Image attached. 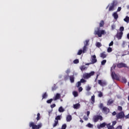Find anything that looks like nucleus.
Wrapping results in <instances>:
<instances>
[{
    "mask_svg": "<svg viewBox=\"0 0 129 129\" xmlns=\"http://www.w3.org/2000/svg\"><path fill=\"white\" fill-rule=\"evenodd\" d=\"M116 66L115 64H113L112 67L111 68V77L112 79H115V80H119V77L117 75L115 74L114 72H112V70L115 69Z\"/></svg>",
    "mask_w": 129,
    "mask_h": 129,
    "instance_id": "obj_1",
    "label": "nucleus"
},
{
    "mask_svg": "<svg viewBox=\"0 0 129 129\" xmlns=\"http://www.w3.org/2000/svg\"><path fill=\"white\" fill-rule=\"evenodd\" d=\"M100 29L99 27H98L97 30H95L94 31V35H97L98 37L99 38L102 37V35H105L106 34V32H105V30H99Z\"/></svg>",
    "mask_w": 129,
    "mask_h": 129,
    "instance_id": "obj_2",
    "label": "nucleus"
},
{
    "mask_svg": "<svg viewBox=\"0 0 129 129\" xmlns=\"http://www.w3.org/2000/svg\"><path fill=\"white\" fill-rule=\"evenodd\" d=\"M95 73L94 71H92L90 73H85L83 75V78H84V79H89L91 76L94 75Z\"/></svg>",
    "mask_w": 129,
    "mask_h": 129,
    "instance_id": "obj_3",
    "label": "nucleus"
},
{
    "mask_svg": "<svg viewBox=\"0 0 129 129\" xmlns=\"http://www.w3.org/2000/svg\"><path fill=\"white\" fill-rule=\"evenodd\" d=\"M29 126L30 127H32V129H39L42 127V124H39L38 125L35 124V123L33 122H31L29 123Z\"/></svg>",
    "mask_w": 129,
    "mask_h": 129,
    "instance_id": "obj_4",
    "label": "nucleus"
},
{
    "mask_svg": "<svg viewBox=\"0 0 129 129\" xmlns=\"http://www.w3.org/2000/svg\"><path fill=\"white\" fill-rule=\"evenodd\" d=\"M99 120H100V121L103 120V117H102V116L99 115L94 116L93 118L94 122H97V121H98Z\"/></svg>",
    "mask_w": 129,
    "mask_h": 129,
    "instance_id": "obj_5",
    "label": "nucleus"
},
{
    "mask_svg": "<svg viewBox=\"0 0 129 129\" xmlns=\"http://www.w3.org/2000/svg\"><path fill=\"white\" fill-rule=\"evenodd\" d=\"M117 119H123L124 118V112L121 111L116 115Z\"/></svg>",
    "mask_w": 129,
    "mask_h": 129,
    "instance_id": "obj_6",
    "label": "nucleus"
},
{
    "mask_svg": "<svg viewBox=\"0 0 129 129\" xmlns=\"http://www.w3.org/2000/svg\"><path fill=\"white\" fill-rule=\"evenodd\" d=\"M117 68H127L126 64L123 62H120L116 64Z\"/></svg>",
    "mask_w": 129,
    "mask_h": 129,
    "instance_id": "obj_7",
    "label": "nucleus"
},
{
    "mask_svg": "<svg viewBox=\"0 0 129 129\" xmlns=\"http://www.w3.org/2000/svg\"><path fill=\"white\" fill-rule=\"evenodd\" d=\"M98 83L100 85V86H106L107 85V83L105 81H101V80H99L98 81Z\"/></svg>",
    "mask_w": 129,
    "mask_h": 129,
    "instance_id": "obj_8",
    "label": "nucleus"
},
{
    "mask_svg": "<svg viewBox=\"0 0 129 129\" xmlns=\"http://www.w3.org/2000/svg\"><path fill=\"white\" fill-rule=\"evenodd\" d=\"M102 111L104 113H105V114H107L108 113H109L110 110L109 108H107V107H103L102 108Z\"/></svg>",
    "mask_w": 129,
    "mask_h": 129,
    "instance_id": "obj_9",
    "label": "nucleus"
},
{
    "mask_svg": "<svg viewBox=\"0 0 129 129\" xmlns=\"http://www.w3.org/2000/svg\"><path fill=\"white\" fill-rule=\"evenodd\" d=\"M91 62L92 64H95L97 62V59H96V55H94L91 56Z\"/></svg>",
    "mask_w": 129,
    "mask_h": 129,
    "instance_id": "obj_10",
    "label": "nucleus"
},
{
    "mask_svg": "<svg viewBox=\"0 0 129 129\" xmlns=\"http://www.w3.org/2000/svg\"><path fill=\"white\" fill-rule=\"evenodd\" d=\"M107 56V54H106V52L105 51H103V52L101 53L100 54V57L101 58H102V59H104L106 58Z\"/></svg>",
    "mask_w": 129,
    "mask_h": 129,
    "instance_id": "obj_11",
    "label": "nucleus"
},
{
    "mask_svg": "<svg viewBox=\"0 0 129 129\" xmlns=\"http://www.w3.org/2000/svg\"><path fill=\"white\" fill-rule=\"evenodd\" d=\"M123 34V33L121 32H120L116 34V37L117 38H118V40H120V39H121Z\"/></svg>",
    "mask_w": 129,
    "mask_h": 129,
    "instance_id": "obj_12",
    "label": "nucleus"
},
{
    "mask_svg": "<svg viewBox=\"0 0 129 129\" xmlns=\"http://www.w3.org/2000/svg\"><path fill=\"white\" fill-rule=\"evenodd\" d=\"M60 98H61V95L59 93H57L55 95V96L53 97V100L55 101L56 100H58V99H60Z\"/></svg>",
    "mask_w": 129,
    "mask_h": 129,
    "instance_id": "obj_13",
    "label": "nucleus"
},
{
    "mask_svg": "<svg viewBox=\"0 0 129 129\" xmlns=\"http://www.w3.org/2000/svg\"><path fill=\"white\" fill-rule=\"evenodd\" d=\"M81 105L79 103L73 105V107L75 109H79L80 108Z\"/></svg>",
    "mask_w": 129,
    "mask_h": 129,
    "instance_id": "obj_14",
    "label": "nucleus"
},
{
    "mask_svg": "<svg viewBox=\"0 0 129 129\" xmlns=\"http://www.w3.org/2000/svg\"><path fill=\"white\" fill-rule=\"evenodd\" d=\"M95 103V95H93V96H92L91 98V104L94 105Z\"/></svg>",
    "mask_w": 129,
    "mask_h": 129,
    "instance_id": "obj_15",
    "label": "nucleus"
},
{
    "mask_svg": "<svg viewBox=\"0 0 129 129\" xmlns=\"http://www.w3.org/2000/svg\"><path fill=\"white\" fill-rule=\"evenodd\" d=\"M105 125H107V124L105 122H103L101 124H100V125H98L97 127L98 128H101V127H104V126H105Z\"/></svg>",
    "mask_w": 129,
    "mask_h": 129,
    "instance_id": "obj_16",
    "label": "nucleus"
},
{
    "mask_svg": "<svg viewBox=\"0 0 129 129\" xmlns=\"http://www.w3.org/2000/svg\"><path fill=\"white\" fill-rule=\"evenodd\" d=\"M114 20H117L118 19V14H117V12H114L112 15Z\"/></svg>",
    "mask_w": 129,
    "mask_h": 129,
    "instance_id": "obj_17",
    "label": "nucleus"
},
{
    "mask_svg": "<svg viewBox=\"0 0 129 129\" xmlns=\"http://www.w3.org/2000/svg\"><path fill=\"white\" fill-rule=\"evenodd\" d=\"M107 128L108 129H115L114 128V126H112V125H111L110 123L107 124Z\"/></svg>",
    "mask_w": 129,
    "mask_h": 129,
    "instance_id": "obj_18",
    "label": "nucleus"
},
{
    "mask_svg": "<svg viewBox=\"0 0 129 129\" xmlns=\"http://www.w3.org/2000/svg\"><path fill=\"white\" fill-rule=\"evenodd\" d=\"M112 103H113V101L112 99H110L107 101V105H111V104H112Z\"/></svg>",
    "mask_w": 129,
    "mask_h": 129,
    "instance_id": "obj_19",
    "label": "nucleus"
},
{
    "mask_svg": "<svg viewBox=\"0 0 129 129\" xmlns=\"http://www.w3.org/2000/svg\"><path fill=\"white\" fill-rule=\"evenodd\" d=\"M70 80L71 83H74V75L70 76Z\"/></svg>",
    "mask_w": 129,
    "mask_h": 129,
    "instance_id": "obj_20",
    "label": "nucleus"
},
{
    "mask_svg": "<svg viewBox=\"0 0 129 129\" xmlns=\"http://www.w3.org/2000/svg\"><path fill=\"white\" fill-rule=\"evenodd\" d=\"M72 120V116L69 115L67 116V121H71Z\"/></svg>",
    "mask_w": 129,
    "mask_h": 129,
    "instance_id": "obj_21",
    "label": "nucleus"
},
{
    "mask_svg": "<svg viewBox=\"0 0 129 129\" xmlns=\"http://www.w3.org/2000/svg\"><path fill=\"white\" fill-rule=\"evenodd\" d=\"M73 95H74V97H77L78 96V92L74 91L73 92Z\"/></svg>",
    "mask_w": 129,
    "mask_h": 129,
    "instance_id": "obj_22",
    "label": "nucleus"
},
{
    "mask_svg": "<svg viewBox=\"0 0 129 129\" xmlns=\"http://www.w3.org/2000/svg\"><path fill=\"white\" fill-rule=\"evenodd\" d=\"M103 26H104V21L101 20L99 23V27L101 28L103 27Z\"/></svg>",
    "mask_w": 129,
    "mask_h": 129,
    "instance_id": "obj_23",
    "label": "nucleus"
},
{
    "mask_svg": "<svg viewBox=\"0 0 129 129\" xmlns=\"http://www.w3.org/2000/svg\"><path fill=\"white\" fill-rule=\"evenodd\" d=\"M58 111L59 112H64V111H65V110L64 109V108H63L62 106H60L58 108Z\"/></svg>",
    "mask_w": 129,
    "mask_h": 129,
    "instance_id": "obj_24",
    "label": "nucleus"
},
{
    "mask_svg": "<svg viewBox=\"0 0 129 129\" xmlns=\"http://www.w3.org/2000/svg\"><path fill=\"white\" fill-rule=\"evenodd\" d=\"M87 51V46L86 45H84L83 48V53H86Z\"/></svg>",
    "mask_w": 129,
    "mask_h": 129,
    "instance_id": "obj_25",
    "label": "nucleus"
},
{
    "mask_svg": "<svg viewBox=\"0 0 129 129\" xmlns=\"http://www.w3.org/2000/svg\"><path fill=\"white\" fill-rule=\"evenodd\" d=\"M47 97H48V95H47V92H45L42 95V99H44L45 98H47Z\"/></svg>",
    "mask_w": 129,
    "mask_h": 129,
    "instance_id": "obj_26",
    "label": "nucleus"
},
{
    "mask_svg": "<svg viewBox=\"0 0 129 129\" xmlns=\"http://www.w3.org/2000/svg\"><path fill=\"white\" fill-rule=\"evenodd\" d=\"M123 20L126 23H129V17H128V16H126Z\"/></svg>",
    "mask_w": 129,
    "mask_h": 129,
    "instance_id": "obj_27",
    "label": "nucleus"
},
{
    "mask_svg": "<svg viewBox=\"0 0 129 129\" xmlns=\"http://www.w3.org/2000/svg\"><path fill=\"white\" fill-rule=\"evenodd\" d=\"M116 5H117V3L115 1H113L111 3V6H113L114 8V7H115V6H116Z\"/></svg>",
    "mask_w": 129,
    "mask_h": 129,
    "instance_id": "obj_28",
    "label": "nucleus"
},
{
    "mask_svg": "<svg viewBox=\"0 0 129 129\" xmlns=\"http://www.w3.org/2000/svg\"><path fill=\"white\" fill-rule=\"evenodd\" d=\"M80 69H81V71H84V70L86 69V67L85 66H82L80 67Z\"/></svg>",
    "mask_w": 129,
    "mask_h": 129,
    "instance_id": "obj_29",
    "label": "nucleus"
},
{
    "mask_svg": "<svg viewBox=\"0 0 129 129\" xmlns=\"http://www.w3.org/2000/svg\"><path fill=\"white\" fill-rule=\"evenodd\" d=\"M86 126H88V127H90V128H92V127H93V124L89 123L86 125Z\"/></svg>",
    "mask_w": 129,
    "mask_h": 129,
    "instance_id": "obj_30",
    "label": "nucleus"
},
{
    "mask_svg": "<svg viewBox=\"0 0 129 129\" xmlns=\"http://www.w3.org/2000/svg\"><path fill=\"white\" fill-rule=\"evenodd\" d=\"M96 47H98V48H100V47H101V46H102L101 45V43L100 42H97L96 43Z\"/></svg>",
    "mask_w": 129,
    "mask_h": 129,
    "instance_id": "obj_31",
    "label": "nucleus"
},
{
    "mask_svg": "<svg viewBox=\"0 0 129 129\" xmlns=\"http://www.w3.org/2000/svg\"><path fill=\"white\" fill-rule=\"evenodd\" d=\"M76 86V87H78V88L80 87V86H81V82H80V81L78 82Z\"/></svg>",
    "mask_w": 129,
    "mask_h": 129,
    "instance_id": "obj_32",
    "label": "nucleus"
},
{
    "mask_svg": "<svg viewBox=\"0 0 129 129\" xmlns=\"http://www.w3.org/2000/svg\"><path fill=\"white\" fill-rule=\"evenodd\" d=\"M58 120H55L54 121V123L53 125V127H55V126H57V125L58 124Z\"/></svg>",
    "mask_w": 129,
    "mask_h": 129,
    "instance_id": "obj_33",
    "label": "nucleus"
},
{
    "mask_svg": "<svg viewBox=\"0 0 129 129\" xmlns=\"http://www.w3.org/2000/svg\"><path fill=\"white\" fill-rule=\"evenodd\" d=\"M55 120H61V116L58 115L55 117Z\"/></svg>",
    "mask_w": 129,
    "mask_h": 129,
    "instance_id": "obj_34",
    "label": "nucleus"
},
{
    "mask_svg": "<svg viewBox=\"0 0 129 129\" xmlns=\"http://www.w3.org/2000/svg\"><path fill=\"white\" fill-rule=\"evenodd\" d=\"M82 53H83V51L82 49H80V50H79V51L77 53V55H81V54H82Z\"/></svg>",
    "mask_w": 129,
    "mask_h": 129,
    "instance_id": "obj_35",
    "label": "nucleus"
},
{
    "mask_svg": "<svg viewBox=\"0 0 129 129\" xmlns=\"http://www.w3.org/2000/svg\"><path fill=\"white\" fill-rule=\"evenodd\" d=\"M119 31L120 32H121V33H122V32L124 31V27H123V26H121L119 28Z\"/></svg>",
    "mask_w": 129,
    "mask_h": 129,
    "instance_id": "obj_36",
    "label": "nucleus"
},
{
    "mask_svg": "<svg viewBox=\"0 0 129 129\" xmlns=\"http://www.w3.org/2000/svg\"><path fill=\"white\" fill-rule=\"evenodd\" d=\"M98 96V97H102V96H103V94L101 92H99Z\"/></svg>",
    "mask_w": 129,
    "mask_h": 129,
    "instance_id": "obj_37",
    "label": "nucleus"
},
{
    "mask_svg": "<svg viewBox=\"0 0 129 129\" xmlns=\"http://www.w3.org/2000/svg\"><path fill=\"white\" fill-rule=\"evenodd\" d=\"M112 51V48L111 47H108L107 48V52H108V53H110Z\"/></svg>",
    "mask_w": 129,
    "mask_h": 129,
    "instance_id": "obj_38",
    "label": "nucleus"
},
{
    "mask_svg": "<svg viewBox=\"0 0 129 129\" xmlns=\"http://www.w3.org/2000/svg\"><path fill=\"white\" fill-rule=\"evenodd\" d=\"M122 82H123V83H126L127 82L126 79H125V78H122Z\"/></svg>",
    "mask_w": 129,
    "mask_h": 129,
    "instance_id": "obj_39",
    "label": "nucleus"
},
{
    "mask_svg": "<svg viewBox=\"0 0 129 129\" xmlns=\"http://www.w3.org/2000/svg\"><path fill=\"white\" fill-rule=\"evenodd\" d=\"M57 89V87H56V85H54V86L52 87V91H55Z\"/></svg>",
    "mask_w": 129,
    "mask_h": 129,
    "instance_id": "obj_40",
    "label": "nucleus"
},
{
    "mask_svg": "<svg viewBox=\"0 0 129 129\" xmlns=\"http://www.w3.org/2000/svg\"><path fill=\"white\" fill-rule=\"evenodd\" d=\"M74 64H78L79 63V59H75L73 61Z\"/></svg>",
    "mask_w": 129,
    "mask_h": 129,
    "instance_id": "obj_41",
    "label": "nucleus"
},
{
    "mask_svg": "<svg viewBox=\"0 0 129 129\" xmlns=\"http://www.w3.org/2000/svg\"><path fill=\"white\" fill-rule=\"evenodd\" d=\"M105 63H106V59H104L101 61V65H105Z\"/></svg>",
    "mask_w": 129,
    "mask_h": 129,
    "instance_id": "obj_42",
    "label": "nucleus"
},
{
    "mask_svg": "<svg viewBox=\"0 0 129 129\" xmlns=\"http://www.w3.org/2000/svg\"><path fill=\"white\" fill-rule=\"evenodd\" d=\"M40 115H41L40 114V113H37V117H36V119H37V121L40 120Z\"/></svg>",
    "mask_w": 129,
    "mask_h": 129,
    "instance_id": "obj_43",
    "label": "nucleus"
},
{
    "mask_svg": "<svg viewBox=\"0 0 129 129\" xmlns=\"http://www.w3.org/2000/svg\"><path fill=\"white\" fill-rule=\"evenodd\" d=\"M117 109L119 111H122V107L119 106H118Z\"/></svg>",
    "mask_w": 129,
    "mask_h": 129,
    "instance_id": "obj_44",
    "label": "nucleus"
},
{
    "mask_svg": "<svg viewBox=\"0 0 129 129\" xmlns=\"http://www.w3.org/2000/svg\"><path fill=\"white\" fill-rule=\"evenodd\" d=\"M53 99H50L49 100H47L46 102L47 103H51L52 101H53Z\"/></svg>",
    "mask_w": 129,
    "mask_h": 129,
    "instance_id": "obj_45",
    "label": "nucleus"
},
{
    "mask_svg": "<svg viewBox=\"0 0 129 129\" xmlns=\"http://www.w3.org/2000/svg\"><path fill=\"white\" fill-rule=\"evenodd\" d=\"M88 43H89V40H86L85 43H84V45H85L84 46H88Z\"/></svg>",
    "mask_w": 129,
    "mask_h": 129,
    "instance_id": "obj_46",
    "label": "nucleus"
},
{
    "mask_svg": "<svg viewBox=\"0 0 129 129\" xmlns=\"http://www.w3.org/2000/svg\"><path fill=\"white\" fill-rule=\"evenodd\" d=\"M80 82L81 83H85V82H86V80H85L84 79H81Z\"/></svg>",
    "mask_w": 129,
    "mask_h": 129,
    "instance_id": "obj_47",
    "label": "nucleus"
},
{
    "mask_svg": "<svg viewBox=\"0 0 129 129\" xmlns=\"http://www.w3.org/2000/svg\"><path fill=\"white\" fill-rule=\"evenodd\" d=\"M91 90V87H90V86H87V87H86L87 91H90V90Z\"/></svg>",
    "mask_w": 129,
    "mask_h": 129,
    "instance_id": "obj_48",
    "label": "nucleus"
},
{
    "mask_svg": "<svg viewBox=\"0 0 129 129\" xmlns=\"http://www.w3.org/2000/svg\"><path fill=\"white\" fill-rule=\"evenodd\" d=\"M66 127H67V125L64 124L62 125L61 129H66Z\"/></svg>",
    "mask_w": 129,
    "mask_h": 129,
    "instance_id": "obj_49",
    "label": "nucleus"
},
{
    "mask_svg": "<svg viewBox=\"0 0 129 129\" xmlns=\"http://www.w3.org/2000/svg\"><path fill=\"white\" fill-rule=\"evenodd\" d=\"M113 9H114V7L113 6H111L109 8V11H112L113 10Z\"/></svg>",
    "mask_w": 129,
    "mask_h": 129,
    "instance_id": "obj_50",
    "label": "nucleus"
},
{
    "mask_svg": "<svg viewBox=\"0 0 129 129\" xmlns=\"http://www.w3.org/2000/svg\"><path fill=\"white\" fill-rule=\"evenodd\" d=\"M78 90H79V92H81V91L83 90V89L81 87H79Z\"/></svg>",
    "mask_w": 129,
    "mask_h": 129,
    "instance_id": "obj_51",
    "label": "nucleus"
},
{
    "mask_svg": "<svg viewBox=\"0 0 129 129\" xmlns=\"http://www.w3.org/2000/svg\"><path fill=\"white\" fill-rule=\"evenodd\" d=\"M111 29H112V30H114V29H115V25H114V24L112 25Z\"/></svg>",
    "mask_w": 129,
    "mask_h": 129,
    "instance_id": "obj_52",
    "label": "nucleus"
},
{
    "mask_svg": "<svg viewBox=\"0 0 129 129\" xmlns=\"http://www.w3.org/2000/svg\"><path fill=\"white\" fill-rule=\"evenodd\" d=\"M122 47H123V48H124L125 47V41H123L122 44Z\"/></svg>",
    "mask_w": 129,
    "mask_h": 129,
    "instance_id": "obj_53",
    "label": "nucleus"
},
{
    "mask_svg": "<svg viewBox=\"0 0 129 129\" xmlns=\"http://www.w3.org/2000/svg\"><path fill=\"white\" fill-rule=\"evenodd\" d=\"M116 129H122V126L119 125V126L116 127Z\"/></svg>",
    "mask_w": 129,
    "mask_h": 129,
    "instance_id": "obj_54",
    "label": "nucleus"
},
{
    "mask_svg": "<svg viewBox=\"0 0 129 129\" xmlns=\"http://www.w3.org/2000/svg\"><path fill=\"white\" fill-rule=\"evenodd\" d=\"M116 121H113L112 122V126H114V125H116Z\"/></svg>",
    "mask_w": 129,
    "mask_h": 129,
    "instance_id": "obj_55",
    "label": "nucleus"
},
{
    "mask_svg": "<svg viewBox=\"0 0 129 129\" xmlns=\"http://www.w3.org/2000/svg\"><path fill=\"white\" fill-rule=\"evenodd\" d=\"M55 106H56V104H53L50 105L51 108H54V107H55Z\"/></svg>",
    "mask_w": 129,
    "mask_h": 129,
    "instance_id": "obj_56",
    "label": "nucleus"
},
{
    "mask_svg": "<svg viewBox=\"0 0 129 129\" xmlns=\"http://www.w3.org/2000/svg\"><path fill=\"white\" fill-rule=\"evenodd\" d=\"M111 46H113V41H112L109 44V46L110 47Z\"/></svg>",
    "mask_w": 129,
    "mask_h": 129,
    "instance_id": "obj_57",
    "label": "nucleus"
},
{
    "mask_svg": "<svg viewBox=\"0 0 129 129\" xmlns=\"http://www.w3.org/2000/svg\"><path fill=\"white\" fill-rule=\"evenodd\" d=\"M124 117L125 119H127V118H129V113L126 115H124Z\"/></svg>",
    "mask_w": 129,
    "mask_h": 129,
    "instance_id": "obj_58",
    "label": "nucleus"
},
{
    "mask_svg": "<svg viewBox=\"0 0 129 129\" xmlns=\"http://www.w3.org/2000/svg\"><path fill=\"white\" fill-rule=\"evenodd\" d=\"M121 11V7H118L117 12H120Z\"/></svg>",
    "mask_w": 129,
    "mask_h": 129,
    "instance_id": "obj_59",
    "label": "nucleus"
},
{
    "mask_svg": "<svg viewBox=\"0 0 129 129\" xmlns=\"http://www.w3.org/2000/svg\"><path fill=\"white\" fill-rule=\"evenodd\" d=\"M112 114L113 116L116 115V114H117L116 112H115V111L113 112L112 113Z\"/></svg>",
    "mask_w": 129,
    "mask_h": 129,
    "instance_id": "obj_60",
    "label": "nucleus"
},
{
    "mask_svg": "<svg viewBox=\"0 0 129 129\" xmlns=\"http://www.w3.org/2000/svg\"><path fill=\"white\" fill-rule=\"evenodd\" d=\"M90 114V111H87V116H89Z\"/></svg>",
    "mask_w": 129,
    "mask_h": 129,
    "instance_id": "obj_61",
    "label": "nucleus"
},
{
    "mask_svg": "<svg viewBox=\"0 0 129 129\" xmlns=\"http://www.w3.org/2000/svg\"><path fill=\"white\" fill-rule=\"evenodd\" d=\"M66 73L67 74H69V73H70V70H67L66 71Z\"/></svg>",
    "mask_w": 129,
    "mask_h": 129,
    "instance_id": "obj_62",
    "label": "nucleus"
},
{
    "mask_svg": "<svg viewBox=\"0 0 129 129\" xmlns=\"http://www.w3.org/2000/svg\"><path fill=\"white\" fill-rule=\"evenodd\" d=\"M84 119L85 120H88V118H87L86 116H84Z\"/></svg>",
    "mask_w": 129,
    "mask_h": 129,
    "instance_id": "obj_63",
    "label": "nucleus"
},
{
    "mask_svg": "<svg viewBox=\"0 0 129 129\" xmlns=\"http://www.w3.org/2000/svg\"><path fill=\"white\" fill-rule=\"evenodd\" d=\"M100 108H102L103 107V104H100Z\"/></svg>",
    "mask_w": 129,
    "mask_h": 129,
    "instance_id": "obj_64",
    "label": "nucleus"
}]
</instances>
